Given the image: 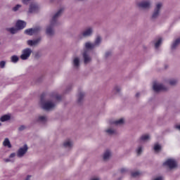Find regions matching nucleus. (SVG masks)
Masks as SVG:
<instances>
[{
    "mask_svg": "<svg viewBox=\"0 0 180 180\" xmlns=\"http://www.w3.org/2000/svg\"><path fill=\"white\" fill-rule=\"evenodd\" d=\"M51 98L52 99L51 100H46L44 99V96L42 95L41 96L40 100V106L41 109H44V110H46L47 112L50 110H54L56 109V106H57V103L54 101V99L56 101H61V96L58 95L57 93L53 92L50 94Z\"/></svg>",
    "mask_w": 180,
    "mask_h": 180,
    "instance_id": "1",
    "label": "nucleus"
},
{
    "mask_svg": "<svg viewBox=\"0 0 180 180\" xmlns=\"http://www.w3.org/2000/svg\"><path fill=\"white\" fill-rule=\"evenodd\" d=\"M37 122L39 123H46L47 122V116L46 115H40L37 117Z\"/></svg>",
    "mask_w": 180,
    "mask_h": 180,
    "instance_id": "22",
    "label": "nucleus"
},
{
    "mask_svg": "<svg viewBox=\"0 0 180 180\" xmlns=\"http://www.w3.org/2000/svg\"><path fill=\"white\" fill-rule=\"evenodd\" d=\"M101 43H102V37H101V36H97L93 44H94L95 47H99Z\"/></svg>",
    "mask_w": 180,
    "mask_h": 180,
    "instance_id": "21",
    "label": "nucleus"
},
{
    "mask_svg": "<svg viewBox=\"0 0 180 180\" xmlns=\"http://www.w3.org/2000/svg\"><path fill=\"white\" fill-rule=\"evenodd\" d=\"M85 98V93L84 91H79L77 94V102L78 103H82Z\"/></svg>",
    "mask_w": 180,
    "mask_h": 180,
    "instance_id": "19",
    "label": "nucleus"
},
{
    "mask_svg": "<svg viewBox=\"0 0 180 180\" xmlns=\"http://www.w3.org/2000/svg\"><path fill=\"white\" fill-rule=\"evenodd\" d=\"M153 88L155 92H160V91H167L168 89L162 84L157 83V82L153 83Z\"/></svg>",
    "mask_w": 180,
    "mask_h": 180,
    "instance_id": "10",
    "label": "nucleus"
},
{
    "mask_svg": "<svg viewBox=\"0 0 180 180\" xmlns=\"http://www.w3.org/2000/svg\"><path fill=\"white\" fill-rule=\"evenodd\" d=\"M32 53L33 51L32 49L26 48L22 51V54L20 55V58L23 60H28Z\"/></svg>",
    "mask_w": 180,
    "mask_h": 180,
    "instance_id": "6",
    "label": "nucleus"
},
{
    "mask_svg": "<svg viewBox=\"0 0 180 180\" xmlns=\"http://www.w3.org/2000/svg\"><path fill=\"white\" fill-rule=\"evenodd\" d=\"M41 30V27H37L35 28H30L25 30V34L28 36H33V34H36V33L40 32Z\"/></svg>",
    "mask_w": 180,
    "mask_h": 180,
    "instance_id": "8",
    "label": "nucleus"
},
{
    "mask_svg": "<svg viewBox=\"0 0 180 180\" xmlns=\"http://www.w3.org/2000/svg\"><path fill=\"white\" fill-rule=\"evenodd\" d=\"M5 162H15V159L7 158L4 159Z\"/></svg>",
    "mask_w": 180,
    "mask_h": 180,
    "instance_id": "40",
    "label": "nucleus"
},
{
    "mask_svg": "<svg viewBox=\"0 0 180 180\" xmlns=\"http://www.w3.org/2000/svg\"><path fill=\"white\" fill-rule=\"evenodd\" d=\"M139 97H140V93H136V98H139Z\"/></svg>",
    "mask_w": 180,
    "mask_h": 180,
    "instance_id": "48",
    "label": "nucleus"
},
{
    "mask_svg": "<svg viewBox=\"0 0 180 180\" xmlns=\"http://www.w3.org/2000/svg\"><path fill=\"white\" fill-rule=\"evenodd\" d=\"M127 171H128L127 169H126V168H122V169H120V174H127Z\"/></svg>",
    "mask_w": 180,
    "mask_h": 180,
    "instance_id": "41",
    "label": "nucleus"
},
{
    "mask_svg": "<svg viewBox=\"0 0 180 180\" xmlns=\"http://www.w3.org/2000/svg\"><path fill=\"white\" fill-rule=\"evenodd\" d=\"M144 150V148L143 147V146L139 145L136 148V155L138 157H139V155H141V154H143V151Z\"/></svg>",
    "mask_w": 180,
    "mask_h": 180,
    "instance_id": "23",
    "label": "nucleus"
},
{
    "mask_svg": "<svg viewBox=\"0 0 180 180\" xmlns=\"http://www.w3.org/2000/svg\"><path fill=\"white\" fill-rule=\"evenodd\" d=\"M11 63H18V61H19V57H18V56L16 55H13L11 57Z\"/></svg>",
    "mask_w": 180,
    "mask_h": 180,
    "instance_id": "30",
    "label": "nucleus"
},
{
    "mask_svg": "<svg viewBox=\"0 0 180 180\" xmlns=\"http://www.w3.org/2000/svg\"><path fill=\"white\" fill-rule=\"evenodd\" d=\"M84 49L86 50H94V49H96L95 44L91 41H86L84 44Z\"/></svg>",
    "mask_w": 180,
    "mask_h": 180,
    "instance_id": "18",
    "label": "nucleus"
},
{
    "mask_svg": "<svg viewBox=\"0 0 180 180\" xmlns=\"http://www.w3.org/2000/svg\"><path fill=\"white\" fill-rule=\"evenodd\" d=\"M149 139H150V135L145 134V135H142L139 138V143H141V141H148Z\"/></svg>",
    "mask_w": 180,
    "mask_h": 180,
    "instance_id": "26",
    "label": "nucleus"
},
{
    "mask_svg": "<svg viewBox=\"0 0 180 180\" xmlns=\"http://www.w3.org/2000/svg\"><path fill=\"white\" fill-rule=\"evenodd\" d=\"M169 85H171L172 86H175L178 84V79H170L168 81Z\"/></svg>",
    "mask_w": 180,
    "mask_h": 180,
    "instance_id": "29",
    "label": "nucleus"
},
{
    "mask_svg": "<svg viewBox=\"0 0 180 180\" xmlns=\"http://www.w3.org/2000/svg\"><path fill=\"white\" fill-rule=\"evenodd\" d=\"M74 146V143L70 139H67L63 142V147L66 150H71Z\"/></svg>",
    "mask_w": 180,
    "mask_h": 180,
    "instance_id": "13",
    "label": "nucleus"
},
{
    "mask_svg": "<svg viewBox=\"0 0 180 180\" xmlns=\"http://www.w3.org/2000/svg\"><path fill=\"white\" fill-rule=\"evenodd\" d=\"M26 129V126L20 125L18 128V131H23Z\"/></svg>",
    "mask_w": 180,
    "mask_h": 180,
    "instance_id": "39",
    "label": "nucleus"
},
{
    "mask_svg": "<svg viewBox=\"0 0 180 180\" xmlns=\"http://www.w3.org/2000/svg\"><path fill=\"white\" fill-rule=\"evenodd\" d=\"M3 146L4 147H8V148H12V144H11V141L9 139L6 138L3 142Z\"/></svg>",
    "mask_w": 180,
    "mask_h": 180,
    "instance_id": "25",
    "label": "nucleus"
},
{
    "mask_svg": "<svg viewBox=\"0 0 180 180\" xmlns=\"http://www.w3.org/2000/svg\"><path fill=\"white\" fill-rule=\"evenodd\" d=\"M175 127L177 129V130L180 131V125H176Z\"/></svg>",
    "mask_w": 180,
    "mask_h": 180,
    "instance_id": "47",
    "label": "nucleus"
},
{
    "mask_svg": "<svg viewBox=\"0 0 180 180\" xmlns=\"http://www.w3.org/2000/svg\"><path fill=\"white\" fill-rule=\"evenodd\" d=\"M161 43H162V39L160 38L158 41L155 44V49H158L160 46H161Z\"/></svg>",
    "mask_w": 180,
    "mask_h": 180,
    "instance_id": "33",
    "label": "nucleus"
},
{
    "mask_svg": "<svg viewBox=\"0 0 180 180\" xmlns=\"http://www.w3.org/2000/svg\"><path fill=\"white\" fill-rule=\"evenodd\" d=\"M82 56H83L84 64H89V63H91V61H92V58H91V56H89V55L88 54V52H86V51H85L82 53Z\"/></svg>",
    "mask_w": 180,
    "mask_h": 180,
    "instance_id": "15",
    "label": "nucleus"
},
{
    "mask_svg": "<svg viewBox=\"0 0 180 180\" xmlns=\"http://www.w3.org/2000/svg\"><path fill=\"white\" fill-rule=\"evenodd\" d=\"M110 157H112V152L109 150H107L103 155V161H109V160H110Z\"/></svg>",
    "mask_w": 180,
    "mask_h": 180,
    "instance_id": "17",
    "label": "nucleus"
},
{
    "mask_svg": "<svg viewBox=\"0 0 180 180\" xmlns=\"http://www.w3.org/2000/svg\"><path fill=\"white\" fill-rule=\"evenodd\" d=\"M164 167H167L169 169H175L178 167V163L176 160L172 158L167 159L165 162H163Z\"/></svg>",
    "mask_w": 180,
    "mask_h": 180,
    "instance_id": "4",
    "label": "nucleus"
},
{
    "mask_svg": "<svg viewBox=\"0 0 180 180\" xmlns=\"http://www.w3.org/2000/svg\"><path fill=\"white\" fill-rule=\"evenodd\" d=\"M8 120H11V115H4L0 117V122H8Z\"/></svg>",
    "mask_w": 180,
    "mask_h": 180,
    "instance_id": "27",
    "label": "nucleus"
},
{
    "mask_svg": "<svg viewBox=\"0 0 180 180\" xmlns=\"http://www.w3.org/2000/svg\"><path fill=\"white\" fill-rule=\"evenodd\" d=\"M63 14V9L58 11L53 16L50 21V25L46 26V34L49 37H53L56 34V31L54 30V26L58 25V18Z\"/></svg>",
    "mask_w": 180,
    "mask_h": 180,
    "instance_id": "2",
    "label": "nucleus"
},
{
    "mask_svg": "<svg viewBox=\"0 0 180 180\" xmlns=\"http://www.w3.org/2000/svg\"><path fill=\"white\" fill-rule=\"evenodd\" d=\"M72 65L75 70H78L81 66V59L79 57H75L72 61Z\"/></svg>",
    "mask_w": 180,
    "mask_h": 180,
    "instance_id": "12",
    "label": "nucleus"
},
{
    "mask_svg": "<svg viewBox=\"0 0 180 180\" xmlns=\"http://www.w3.org/2000/svg\"><path fill=\"white\" fill-rule=\"evenodd\" d=\"M93 33H94V28L92 27H89L82 32V36L83 37H91Z\"/></svg>",
    "mask_w": 180,
    "mask_h": 180,
    "instance_id": "11",
    "label": "nucleus"
},
{
    "mask_svg": "<svg viewBox=\"0 0 180 180\" xmlns=\"http://www.w3.org/2000/svg\"><path fill=\"white\" fill-rule=\"evenodd\" d=\"M15 157H16V153H11V154L9 155V158H10L11 160H13L12 158H15Z\"/></svg>",
    "mask_w": 180,
    "mask_h": 180,
    "instance_id": "42",
    "label": "nucleus"
},
{
    "mask_svg": "<svg viewBox=\"0 0 180 180\" xmlns=\"http://www.w3.org/2000/svg\"><path fill=\"white\" fill-rule=\"evenodd\" d=\"M40 41H41V38H38L35 40H28L27 44L30 46H37V44H39Z\"/></svg>",
    "mask_w": 180,
    "mask_h": 180,
    "instance_id": "16",
    "label": "nucleus"
},
{
    "mask_svg": "<svg viewBox=\"0 0 180 180\" xmlns=\"http://www.w3.org/2000/svg\"><path fill=\"white\" fill-rule=\"evenodd\" d=\"M40 57H41V56L40 55L39 53H35V55H34L35 58H40Z\"/></svg>",
    "mask_w": 180,
    "mask_h": 180,
    "instance_id": "44",
    "label": "nucleus"
},
{
    "mask_svg": "<svg viewBox=\"0 0 180 180\" xmlns=\"http://www.w3.org/2000/svg\"><path fill=\"white\" fill-rule=\"evenodd\" d=\"M180 44V38H177L172 44V50H175Z\"/></svg>",
    "mask_w": 180,
    "mask_h": 180,
    "instance_id": "24",
    "label": "nucleus"
},
{
    "mask_svg": "<svg viewBox=\"0 0 180 180\" xmlns=\"http://www.w3.org/2000/svg\"><path fill=\"white\" fill-rule=\"evenodd\" d=\"M6 65V62L4 60L0 61V68H5V66Z\"/></svg>",
    "mask_w": 180,
    "mask_h": 180,
    "instance_id": "37",
    "label": "nucleus"
},
{
    "mask_svg": "<svg viewBox=\"0 0 180 180\" xmlns=\"http://www.w3.org/2000/svg\"><path fill=\"white\" fill-rule=\"evenodd\" d=\"M20 8H22V5L20 4H17L15 6H14L13 8H12V11L13 12H18V11H19V9H20Z\"/></svg>",
    "mask_w": 180,
    "mask_h": 180,
    "instance_id": "34",
    "label": "nucleus"
},
{
    "mask_svg": "<svg viewBox=\"0 0 180 180\" xmlns=\"http://www.w3.org/2000/svg\"><path fill=\"white\" fill-rule=\"evenodd\" d=\"M136 5L139 9H143V11H150L151 9V1L150 0L140 1Z\"/></svg>",
    "mask_w": 180,
    "mask_h": 180,
    "instance_id": "5",
    "label": "nucleus"
},
{
    "mask_svg": "<svg viewBox=\"0 0 180 180\" xmlns=\"http://www.w3.org/2000/svg\"><path fill=\"white\" fill-rule=\"evenodd\" d=\"M0 126H2V123L0 122Z\"/></svg>",
    "mask_w": 180,
    "mask_h": 180,
    "instance_id": "49",
    "label": "nucleus"
},
{
    "mask_svg": "<svg viewBox=\"0 0 180 180\" xmlns=\"http://www.w3.org/2000/svg\"><path fill=\"white\" fill-rule=\"evenodd\" d=\"M53 1H54V0H51V2H53Z\"/></svg>",
    "mask_w": 180,
    "mask_h": 180,
    "instance_id": "50",
    "label": "nucleus"
},
{
    "mask_svg": "<svg viewBox=\"0 0 180 180\" xmlns=\"http://www.w3.org/2000/svg\"><path fill=\"white\" fill-rule=\"evenodd\" d=\"M164 179L162 178V176H158L155 179H154L153 180H163Z\"/></svg>",
    "mask_w": 180,
    "mask_h": 180,
    "instance_id": "46",
    "label": "nucleus"
},
{
    "mask_svg": "<svg viewBox=\"0 0 180 180\" xmlns=\"http://www.w3.org/2000/svg\"><path fill=\"white\" fill-rule=\"evenodd\" d=\"M15 26L18 30H22L26 27V22L19 20L17 21Z\"/></svg>",
    "mask_w": 180,
    "mask_h": 180,
    "instance_id": "14",
    "label": "nucleus"
},
{
    "mask_svg": "<svg viewBox=\"0 0 180 180\" xmlns=\"http://www.w3.org/2000/svg\"><path fill=\"white\" fill-rule=\"evenodd\" d=\"M22 2L24 4V5H28L30 0H22Z\"/></svg>",
    "mask_w": 180,
    "mask_h": 180,
    "instance_id": "43",
    "label": "nucleus"
},
{
    "mask_svg": "<svg viewBox=\"0 0 180 180\" xmlns=\"http://www.w3.org/2000/svg\"><path fill=\"white\" fill-rule=\"evenodd\" d=\"M131 176H132V178H137V176H140V173L139 172H132L131 173Z\"/></svg>",
    "mask_w": 180,
    "mask_h": 180,
    "instance_id": "36",
    "label": "nucleus"
},
{
    "mask_svg": "<svg viewBox=\"0 0 180 180\" xmlns=\"http://www.w3.org/2000/svg\"><path fill=\"white\" fill-rule=\"evenodd\" d=\"M40 9V6L37 3H31L29 7L28 13H37Z\"/></svg>",
    "mask_w": 180,
    "mask_h": 180,
    "instance_id": "9",
    "label": "nucleus"
},
{
    "mask_svg": "<svg viewBox=\"0 0 180 180\" xmlns=\"http://www.w3.org/2000/svg\"><path fill=\"white\" fill-rule=\"evenodd\" d=\"M105 132L108 134V136H113V134H117V132L116 131V129L109 127L107 129L105 130Z\"/></svg>",
    "mask_w": 180,
    "mask_h": 180,
    "instance_id": "20",
    "label": "nucleus"
},
{
    "mask_svg": "<svg viewBox=\"0 0 180 180\" xmlns=\"http://www.w3.org/2000/svg\"><path fill=\"white\" fill-rule=\"evenodd\" d=\"M112 56V52L111 51H107L105 52V58H109Z\"/></svg>",
    "mask_w": 180,
    "mask_h": 180,
    "instance_id": "38",
    "label": "nucleus"
},
{
    "mask_svg": "<svg viewBox=\"0 0 180 180\" xmlns=\"http://www.w3.org/2000/svg\"><path fill=\"white\" fill-rule=\"evenodd\" d=\"M90 180H101V178L98 176L91 177Z\"/></svg>",
    "mask_w": 180,
    "mask_h": 180,
    "instance_id": "45",
    "label": "nucleus"
},
{
    "mask_svg": "<svg viewBox=\"0 0 180 180\" xmlns=\"http://www.w3.org/2000/svg\"><path fill=\"white\" fill-rule=\"evenodd\" d=\"M153 149L155 151V153H160V151L161 150V146L158 143H155L153 147Z\"/></svg>",
    "mask_w": 180,
    "mask_h": 180,
    "instance_id": "31",
    "label": "nucleus"
},
{
    "mask_svg": "<svg viewBox=\"0 0 180 180\" xmlns=\"http://www.w3.org/2000/svg\"><path fill=\"white\" fill-rule=\"evenodd\" d=\"M29 150V147H27V144H25L23 147L20 148L17 151V157L18 158H22V157H25V155L26 153H27V150Z\"/></svg>",
    "mask_w": 180,
    "mask_h": 180,
    "instance_id": "7",
    "label": "nucleus"
},
{
    "mask_svg": "<svg viewBox=\"0 0 180 180\" xmlns=\"http://www.w3.org/2000/svg\"><path fill=\"white\" fill-rule=\"evenodd\" d=\"M7 32H9L10 33H11V34H16V33H18V30H19L17 28L15 27H11V28H7L6 29Z\"/></svg>",
    "mask_w": 180,
    "mask_h": 180,
    "instance_id": "28",
    "label": "nucleus"
},
{
    "mask_svg": "<svg viewBox=\"0 0 180 180\" xmlns=\"http://www.w3.org/2000/svg\"><path fill=\"white\" fill-rule=\"evenodd\" d=\"M123 123H124V120H123V118H121L114 122V124H116L117 126L123 124Z\"/></svg>",
    "mask_w": 180,
    "mask_h": 180,
    "instance_id": "32",
    "label": "nucleus"
},
{
    "mask_svg": "<svg viewBox=\"0 0 180 180\" xmlns=\"http://www.w3.org/2000/svg\"><path fill=\"white\" fill-rule=\"evenodd\" d=\"M113 91H114V92H115V94H119V93H120V91H122V89H121L120 86H115L114 87Z\"/></svg>",
    "mask_w": 180,
    "mask_h": 180,
    "instance_id": "35",
    "label": "nucleus"
},
{
    "mask_svg": "<svg viewBox=\"0 0 180 180\" xmlns=\"http://www.w3.org/2000/svg\"><path fill=\"white\" fill-rule=\"evenodd\" d=\"M163 6L164 4L162 2H158L155 4L153 11L150 16V20H157V19L160 18V15H161V9H162Z\"/></svg>",
    "mask_w": 180,
    "mask_h": 180,
    "instance_id": "3",
    "label": "nucleus"
}]
</instances>
